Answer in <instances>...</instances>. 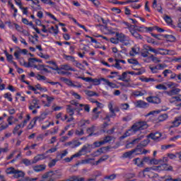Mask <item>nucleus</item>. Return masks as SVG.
I'll use <instances>...</instances> for the list:
<instances>
[{
  "label": "nucleus",
  "instance_id": "f257e3e1",
  "mask_svg": "<svg viewBox=\"0 0 181 181\" xmlns=\"http://www.w3.org/2000/svg\"><path fill=\"white\" fill-rule=\"evenodd\" d=\"M148 128V123L146 122H138L133 124L131 129L127 131L122 136H120V139H125V138L130 136L131 132H136V131H143V129H146Z\"/></svg>",
  "mask_w": 181,
  "mask_h": 181
},
{
  "label": "nucleus",
  "instance_id": "f03ea898",
  "mask_svg": "<svg viewBox=\"0 0 181 181\" xmlns=\"http://www.w3.org/2000/svg\"><path fill=\"white\" fill-rule=\"evenodd\" d=\"M149 52H151L152 53H155L156 54H158V50L153 49L152 47L144 45L143 46V49L141 50V54L142 57H148L151 56V53Z\"/></svg>",
  "mask_w": 181,
  "mask_h": 181
},
{
  "label": "nucleus",
  "instance_id": "7ed1b4c3",
  "mask_svg": "<svg viewBox=\"0 0 181 181\" xmlns=\"http://www.w3.org/2000/svg\"><path fill=\"white\" fill-rule=\"evenodd\" d=\"M91 149H93V145L88 144H85L78 153H76L75 156L80 158V156H82V155H86V153H90V152H91Z\"/></svg>",
  "mask_w": 181,
  "mask_h": 181
},
{
  "label": "nucleus",
  "instance_id": "20e7f679",
  "mask_svg": "<svg viewBox=\"0 0 181 181\" xmlns=\"http://www.w3.org/2000/svg\"><path fill=\"white\" fill-rule=\"evenodd\" d=\"M57 178V171H49L45 173L42 175V179H49L51 181Z\"/></svg>",
  "mask_w": 181,
  "mask_h": 181
},
{
  "label": "nucleus",
  "instance_id": "39448f33",
  "mask_svg": "<svg viewBox=\"0 0 181 181\" xmlns=\"http://www.w3.org/2000/svg\"><path fill=\"white\" fill-rule=\"evenodd\" d=\"M133 153H136V155H141L142 153V151H141V149L138 148H136L135 149L124 153L122 155V158H131V156H132Z\"/></svg>",
  "mask_w": 181,
  "mask_h": 181
},
{
  "label": "nucleus",
  "instance_id": "423d86ee",
  "mask_svg": "<svg viewBox=\"0 0 181 181\" xmlns=\"http://www.w3.org/2000/svg\"><path fill=\"white\" fill-rule=\"evenodd\" d=\"M28 108L30 110H39V108H40V100L36 98L33 99L32 102L30 103V105H29Z\"/></svg>",
  "mask_w": 181,
  "mask_h": 181
},
{
  "label": "nucleus",
  "instance_id": "0eeeda50",
  "mask_svg": "<svg viewBox=\"0 0 181 181\" xmlns=\"http://www.w3.org/2000/svg\"><path fill=\"white\" fill-rule=\"evenodd\" d=\"M146 100L148 103H151L152 104H160V98L158 96H148Z\"/></svg>",
  "mask_w": 181,
  "mask_h": 181
},
{
  "label": "nucleus",
  "instance_id": "6e6552de",
  "mask_svg": "<svg viewBox=\"0 0 181 181\" xmlns=\"http://www.w3.org/2000/svg\"><path fill=\"white\" fill-rule=\"evenodd\" d=\"M80 145H81V142L78 141V140H73L65 144L66 146H70L71 148H77Z\"/></svg>",
  "mask_w": 181,
  "mask_h": 181
},
{
  "label": "nucleus",
  "instance_id": "1a4fd4ad",
  "mask_svg": "<svg viewBox=\"0 0 181 181\" xmlns=\"http://www.w3.org/2000/svg\"><path fill=\"white\" fill-rule=\"evenodd\" d=\"M135 105L137 108H148V107H149V103L140 100L135 103Z\"/></svg>",
  "mask_w": 181,
  "mask_h": 181
},
{
  "label": "nucleus",
  "instance_id": "9d476101",
  "mask_svg": "<svg viewBox=\"0 0 181 181\" xmlns=\"http://www.w3.org/2000/svg\"><path fill=\"white\" fill-rule=\"evenodd\" d=\"M160 136H162V134H160L159 132H156L148 134L147 138H151L153 141H158Z\"/></svg>",
  "mask_w": 181,
  "mask_h": 181
},
{
  "label": "nucleus",
  "instance_id": "9b49d317",
  "mask_svg": "<svg viewBox=\"0 0 181 181\" xmlns=\"http://www.w3.org/2000/svg\"><path fill=\"white\" fill-rule=\"evenodd\" d=\"M25 172H23V170L16 169L13 177H14V179H21V177H25Z\"/></svg>",
  "mask_w": 181,
  "mask_h": 181
},
{
  "label": "nucleus",
  "instance_id": "f8f14e48",
  "mask_svg": "<svg viewBox=\"0 0 181 181\" xmlns=\"http://www.w3.org/2000/svg\"><path fill=\"white\" fill-rule=\"evenodd\" d=\"M180 93V89L177 88H174L171 89L170 90H168L166 92L167 95H169L170 97H173V95H177Z\"/></svg>",
  "mask_w": 181,
  "mask_h": 181
},
{
  "label": "nucleus",
  "instance_id": "ddd939ff",
  "mask_svg": "<svg viewBox=\"0 0 181 181\" xmlns=\"http://www.w3.org/2000/svg\"><path fill=\"white\" fill-rule=\"evenodd\" d=\"M74 111H77V109H76L73 105H66V112L69 114V117H73V115H74Z\"/></svg>",
  "mask_w": 181,
  "mask_h": 181
},
{
  "label": "nucleus",
  "instance_id": "4468645a",
  "mask_svg": "<svg viewBox=\"0 0 181 181\" xmlns=\"http://www.w3.org/2000/svg\"><path fill=\"white\" fill-rule=\"evenodd\" d=\"M144 135H141V136L137 137L136 139H134L132 141L127 144L126 145V148H131V146L129 145H136V144H138L139 142V141H142V139H144Z\"/></svg>",
  "mask_w": 181,
  "mask_h": 181
},
{
  "label": "nucleus",
  "instance_id": "2eb2a0df",
  "mask_svg": "<svg viewBox=\"0 0 181 181\" xmlns=\"http://www.w3.org/2000/svg\"><path fill=\"white\" fill-rule=\"evenodd\" d=\"M116 36L119 42H121L122 43H124V42H127V40H128V37L123 33H117Z\"/></svg>",
  "mask_w": 181,
  "mask_h": 181
},
{
  "label": "nucleus",
  "instance_id": "dca6fc26",
  "mask_svg": "<svg viewBox=\"0 0 181 181\" xmlns=\"http://www.w3.org/2000/svg\"><path fill=\"white\" fill-rule=\"evenodd\" d=\"M34 172H43V170H46V165L42 164V165H35L33 168Z\"/></svg>",
  "mask_w": 181,
  "mask_h": 181
},
{
  "label": "nucleus",
  "instance_id": "f3484780",
  "mask_svg": "<svg viewBox=\"0 0 181 181\" xmlns=\"http://www.w3.org/2000/svg\"><path fill=\"white\" fill-rule=\"evenodd\" d=\"M169 102L171 104H173V103H181V94H179L177 95L172 96L169 99Z\"/></svg>",
  "mask_w": 181,
  "mask_h": 181
},
{
  "label": "nucleus",
  "instance_id": "a211bd4d",
  "mask_svg": "<svg viewBox=\"0 0 181 181\" xmlns=\"http://www.w3.org/2000/svg\"><path fill=\"white\" fill-rule=\"evenodd\" d=\"M145 94H146V90H134L132 95H134V97H144Z\"/></svg>",
  "mask_w": 181,
  "mask_h": 181
},
{
  "label": "nucleus",
  "instance_id": "6ab92c4d",
  "mask_svg": "<svg viewBox=\"0 0 181 181\" xmlns=\"http://www.w3.org/2000/svg\"><path fill=\"white\" fill-rule=\"evenodd\" d=\"M71 105H74V108L77 109V112H80V111H83V108H80V107H83V104H80L77 103L76 100H71Z\"/></svg>",
  "mask_w": 181,
  "mask_h": 181
},
{
  "label": "nucleus",
  "instance_id": "aec40b11",
  "mask_svg": "<svg viewBox=\"0 0 181 181\" xmlns=\"http://www.w3.org/2000/svg\"><path fill=\"white\" fill-rule=\"evenodd\" d=\"M129 32L132 35V36H133L134 37H135L136 39H142V35H139V33H138V32H136L135 30V28H129Z\"/></svg>",
  "mask_w": 181,
  "mask_h": 181
},
{
  "label": "nucleus",
  "instance_id": "412c9836",
  "mask_svg": "<svg viewBox=\"0 0 181 181\" xmlns=\"http://www.w3.org/2000/svg\"><path fill=\"white\" fill-rule=\"evenodd\" d=\"M46 117H47V113L46 112L42 113L40 117H37L34 118V124H36L37 121H38V122H42L43 119H45Z\"/></svg>",
  "mask_w": 181,
  "mask_h": 181
},
{
  "label": "nucleus",
  "instance_id": "4be33fe9",
  "mask_svg": "<svg viewBox=\"0 0 181 181\" xmlns=\"http://www.w3.org/2000/svg\"><path fill=\"white\" fill-rule=\"evenodd\" d=\"M64 59H66V60H68L69 62H76L77 67H78V66H81V64L78 63L77 61H76V59L73 56L64 54Z\"/></svg>",
  "mask_w": 181,
  "mask_h": 181
},
{
  "label": "nucleus",
  "instance_id": "5701e85b",
  "mask_svg": "<svg viewBox=\"0 0 181 181\" xmlns=\"http://www.w3.org/2000/svg\"><path fill=\"white\" fill-rule=\"evenodd\" d=\"M86 95L88 97H100V95L95 91L86 90H84Z\"/></svg>",
  "mask_w": 181,
  "mask_h": 181
},
{
  "label": "nucleus",
  "instance_id": "b1692460",
  "mask_svg": "<svg viewBox=\"0 0 181 181\" xmlns=\"http://www.w3.org/2000/svg\"><path fill=\"white\" fill-rule=\"evenodd\" d=\"M45 156L44 154H39L37 156L34 157L33 160V163H37V162H39V160H43V159H45Z\"/></svg>",
  "mask_w": 181,
  "mask_h": 181
},
{
  "label": "nucleus",
  "instance_id": "393cba45",
  "mask_svg": "<svg viewBox=\"0 0 181 181\" xmlns=\"http://www.w3.org/2000/svg\"><path fill=\"white\" fill-rule=\"evenodd\" d=\"M149 139H145L143 141H141V144H139L136 148L138 149H141V148H145V146H148V144H149Z\"/></svg>",
  "mask_w": 181,
  "mask_h": 181
},
{
  "label": "nucleus",
  "instance_id": "a878e982",
  "mask_svg": "<svg viewBox=\"0 0 181 181\" xmlns=\"http://www.w3.org/2000/svg\"><path fill=\"white\" fill-rule=\"evenodd\" d=\"M21 54H22L21 52V48L19 47H16L14 52V57L17 60H19V59H21Z\"/></svg>",
  "mask_w": 181,
  "mask_h": 181
},
{
  "label": "nucleus",
  "instance_id": "bb28decb",
  "mask_svg": "<svg viewBox=\"0 0 181 181\" xmlns=\"http://www.w3.org/2000/svg\"><path fill=\"white\" fill-rule=\"evenodd\" d=\"M134 164L136 165V166H139V168H142L144 166V161L143 160H141V158H137L133 160Z\"/></svg>",
  "mask_w": 181,
  "mask_h": 181
},
{
  "label": "nucleus",
  "instance_id": "cd10ccee",
  "mask_svg": "<svg viewBox=\"0 0 181 181\" xmlns=\"http://www.w3.org/2000/svg\"><path fill=\"white\" fill-rule=\"evenodd\" d=\"M128 76V71H125L123 72L122 76L119 75L118 77V80H120L121 81H126L127 83H128V80L125 79L127 78V76Z\"/></svg>",
  "mask_w": 181,
  "mask_h": 181
},
{
  "label": "nucleus",
  "instance_id": "c85d7f7f",
  "mask_svg": "<svg viewBox=\"0 0 181 181\" xmlns=\"http://www.w3.org/2000/svg\"><path fill=\"white\" fill-rule=\"evenodd\" d=\"M110 156H102L98 160H97L93 165H95V166L100 165V163L105 162V160H107Z\"/></svg>",
  "mask_w": 181,
  "mask_h": 181
},
{
  "label": "nucleus",
  "instance_id": "c756f323",
  "mask_svg": "<svg viewBox=\"0 0 181 181\" xmlns=\"http://www.w3.org/2000/svg\"><path fill=\"white\" fill-rule=\"evenodd\" d=\"M173 126L172 127H179L181 124V117H176L175 120L172 122Z\"/></svg>",
  "mask_w": 181,
  "mask_h": 181
},
{
  "label": "nucleus",
  "instance_id": "7c9ffc66",
  "mask_svg": "<svg viewBox=\"0 0 181 181\" xmlns=\"http://www.w3.org/2000/svg\"><path fill=\"white\" fill-rule=\"evenodd\" d=\"M16 169L13 167H9L6 169V173L7 175H13V176L15 175Z\"/></svg>",
  "mask_w": 181,
  "mask_h": 181
},
{
  "label": "nucleus",
  "instance_id": "2f4dec72",
  "mask_svg": "<svg viewBox=\"0 0 181 181\" xmlns=\"http://www.w3.org/2000/svg\"><path fill=\"white\" fill-rule=\"evenodd\" d=\"M93 160H95V158H87L85 160H82L81 163L83 164L89 163L90 165H93V166H95V165H93V163H95L93 162Z\"/></svg>",
  "mask_w": 181,
  "mask_h": 181
},
{
  "label": "nucleus",
  "instance_id": "473e14b6",
  "mask_svg": "<svg viewBox=\"0 0 181 181\" xmlns=\"http://www.w3.org/2000/svg\"><path fill=\"white\" fill-rule=\"evenodd\" d=\"M86 132L88 134V136H93V134L95 132V127L92 126L91 127L88 128Z\"/></svg>",
  "mask_w": 181,
  "mask_h": 181
},
{
  "label": "nucleus",
  "instance_id": "72a5a7b5",
  "mask_svg": "<svg viewBox=\"0 0 181 181\" xmlns=\"http://www.w3.org/2000/svg\"><path fill=\"white\" fill-rule=\"evenodd\" d=\"M168 118V114L160 115L158 118V122H163V121H166Z\"/></svg>",
  "mask_w": 181,
  "mask_h": 181
},
{
  "label": "nucleus",
  "instance_id": "f704fd0d",
  "mask_svg": "<svg viewBox=\"0 0 181 181\" xmlns=\"http://www.w3.org/2000/svg\"><path fill=\"white\" fill-rule=\"evenodd\" d=\"M162 166V170H173V167H172L171 165H168L167 163H164L163 165H161Z\"/></svg>",
  "mask_w": 181,
  "mask_h": 181
},
{
  "label": "nucleus",
  "instance_id": "c9c22d12",
  "mask_svg": "<svg viewBox=\"0 0 181 181\" xmlns=\"http://www.w3.org/2000/svg\"><path fill=\"white\" fill-rule=\"evenodd\" d=\"M49 64H53V66H54V67H52V66H47V67H49V69H51L52 70H55L56 71H59V70H60V69L59 68V66H57V65L56 64V62H53V61H50L49 62Z\"/></svg>",
  "mask_w": 181,
  "mask_h": 181
},
{
  "label": "nucleus",
  "instance_id": "e433bc0d",
  "mask_svg": "<svg viewBox=\"0 0 181 181\" xmlns=\"http://www.w3.org/2000/svg\"><path fill=\"white\" fill-rule=\"evenodd\" d=\"M22 163L25 165V166H30V165H33V161H31L28 158H24L22 160Z\"/></svg>",
  "mask_w": 181,
  "mask_h": 181
},
{
  "label": "nucleus",
  "instance_id": "4c0bfd02",
  "mask_svg": "<svg viewBox=\"0 0 181 181\" xmlns=\"http://www.w3.org/2000/svg\"><path fill=\"white\" fill-rule=\"evenodd\" d=\"M103 149H104V148H100L98 149L96 151H94L93 153V156L95 157L100 156V155H101L102 153H104V151H103Z\"/></svg>",
  "mask_w": 181,
  "mask_h": 181
},
{
  "label": "nucleus",
  "instance_id": "58836bf2",
  "mask_svg": "<svg viewBox=\"0 0 181 181\" xmlns=\"http://www.w3.org/2000/svg\"><path fill=\"white\" fill-rule=\"evenodd\" d=\"M61 70H66V71H74V69H73V68H71L68 64L62 65L61 66Z\"/></svg>",
  "mask_w": 181,
  "mask_h": 181
},
{
  "label": "nucleus",
  "instance_id": "ea45409f",
  "mask_svg": "<svg viewBox=\"0 0 181 181\" xmlns=\"http://www.w3.org/2000/svg\"><path fill=\"white\" fill-rule=\"evenodd\" d=\"M90 124V120H81L80 121V127L81 128H84V127H87V125Z\"/></svg>",
  "mask_w": 181,
  "mask_h": 181
},
{
  "label": "nucleus",
  "instance_id": "a19ab883",
  "mask_svg": "<svg viewBox=\"0 0 181 181\" xmlns=\"http://www.w3.org/2000/svg\"><path fill=\"white\" fill-rule=\"evenodd\" d=\"M148 59H152V62H153V63H160V59H159V58L156 57H154L153 54H150Z\"/></svg>",
  "mask_w": 181,
  "mask_h": 181
},
{
  "label": "nucleus",
  "instance_id": "79ce46f5",
  "mask_svg": "<svg viewBox=\"0 0 181 181\" xmlns=\"http://www.w3.org/2000/svg\"><path fill=\"white\" fill-rule=\"evenodd\" d=\"M111 141H112V136H107L102 141L103 142V145H105V144H108V142H111Z\"/></svg>",
  "mask_w": 181,
  "mask_h": 181
},
{
  "label": "nucleus",
  "instance_id": "37998d69",
  "mask_svg": "<svg viewBox=\"0 0 181 181\" xmlns=\"http://www.w3.org/2000/svg\"><path fill=\"white\" fill-rule=\"evenodd\" d=\"M117 177L116 174H112L110 175H106L105 176L104 179L105 180H114Z\"/></svg>",
  "mask_w": 181,
  "mask_h": 181
},
{
  "label": "nucleus",
  "instance_id": "c03bdc74",
  "mask_svg": "<svg viewBox=\"0 0 181 181\" xmlns=\"http://www.w3.org/2000/svg\"><path fill=\"white\" fill-rule=\"evenodd\" d=\"M84 177L79 176H74L71 177V181H84Z\"/></svg>",
  "mask_w": 181,
  "mask_h": 181
},
{
  "label": "nucleus",
  "instance_id": "a18cd8bd",
  "mask_svg": "<svg viewBox=\"0 0 181 181\" xmlns=\"http://www.w3.org/2000/svg\"><path fill=\"white\" fill-rule=\"evenodd\" d=\"M36 180H37V177L30 178L29 177H25L18 180V181H36Z\"/></svg>",
  "mask_w": 181,
  "mask_h": 181
},
{
  "label": "nucleus",
  "instance_id": "49530a36",
  "mask_svg": "<svg viewBox=\"0 0 181 181\" xmlns=\"http://www.w3.org/2000/svg\"><path fill=\"white\" fill-rule=\"evenodd\" d=\"M18 62L21 66H25V67H30V64H26L23 58H20Z\"/></svg>",
  "mask_w": 181,
  "mask_h": 181
},
{
  "label": "nucleus",
  "instance_id": "de8ad7c7",
  "mask_svg": "<svg viewBox=\"0 0 181 181\" xmlns=\"http://www.w3.org/2000/svg\"><path fill=\"white\" fill-rule=\"evenodd\" d=\"M9 124H8L7 123H1L0 124V132H2V131H5V129H6L7 128H8Z\"/></svg>",
  "mask_w": 181,
  "mask_h": 181
},
{
  "label": "nucleus",
  "instance_id": "09e8293b",
  "mask_svg": "<svg viewBox=\"0 0 181 181\" xmlns=\"http://www.w3.org/2000/svg\"><path fill=\"white\" fill-rule=\"evenodd\" d=\"M90 83H93L94 86H100V84H101V80L100 78H92Z\"/></svg>",
  "mask_w": 181,
  "mask_h": 181
},
{
  "label": "nucleus",
  "instance_id": "8fccbe9b",
  "mask_svg": "<svg viewBox=\"0 0 181 181\" xmlns=\"http://www.w3.org/2000/svg\"><path fill=\"white\" fill-rule=\"evenodd\" d=\"M30 119V115H26V119H24V121L23 122V124H21V128H23L25 127V125H26L28 124V122Z\"/></svg>",
  "mask_w": 181,
  "mask_h": 181
},
{
  "label": "nucleus",
  "instance_id": "3c124183",
  "mask_svg": "<svg viewBox=\"0 0 181 181\" xmlns=\"http://www.w3.org/2000/svg\"><path fill=\"white\" fill-rule=\"evenodd\" d=\"M148 177L151 179H158L159 177V175L154 173H148Z\"/></svg>",
  "mask_w": 181,
  "mask_h": 181
},
{
  "label": "nucleus",
  "instance_id": "603ef678",
  "mask_svg": "<svg viewBox=\"0 0 181 181\" xmlns=\"http://www.w3.org/2000/svg\"><path fill=\"white\" fill-rule=\"evenodd\" d=\"M150 70L151 71H152L153 73H158V71H159V66H150Z\"/></svg>",
  "mask_w": 181,
  "mask_h": 181
},
{
  "label": "nucleus",
  "instance_id": "864d4df0",
  "mask_svg": "<svg viewBox=\"0 0 181 181\" xmlns=\"http://www.w3.org/2000/svg\"><path fill=\"white\" fill-rule=\"evenodd\" d=\"M71 95H73V97H74V98H76V100H81V96L80 95H78V93L74 92V91H71Z\"/></svg>",
  "mask_w": 181,
  "mask_h": 181
},
{
  "label": "nucleus",
  "instance_id": "5fc2aeb1",
  "mask_svg": "<svg viewBox=\"0 0 181 181\" xmlns=\"http://www.w3.org/2000/svg\"><path fill=\"white\" fill-rule=\"evenodd\" d=\"M115 64L112 65V67H115L116 69H118V70H121L122 67L121 65H119V59H115Z\"/></svg>",
  "mask_w": 181,
  "mask_h": 181
},
{
  "label": "nucleus",
  "instance_id": "6e6d98bb",
  "mask_svg": "<svg viewBox=\"0 0 181 181\" xmlns=\"http://www.w3.org/2000/svg\"><path fill=\"white\" fill-rule=\"evenodd\" d=\"M79 108H83V110H84V111H86V112H90V105H88L83 104V106H80Z\"/></svg>",
  "mask_w": 181,
  "mask_h": 181
},
{
  "label": "nucleus",
  "instance_id": "4d7b16f0",
  "mask_svg": "<svg viewBox=\"0 0 181 181\" xmlns=\"http://www.w3.org/2000/svg\"><path fill=\"white\" fill-rule=\"evenodd\" d=\"M28 64H30V63H35V62H38V63H40V62H42L40 59H37L36 58H30L28 59Z\"/></svg>",
  "mask_w": 181,
  "mask_h": 181
},
{
  "label": "nucleus",
  "instance_id": "13d9d810",
  "mask_svg": "<svg viewBox=\"0 0 181 181\" xmlns=\"http://www.w3.org/2000/svg\"><path fill=\"white\" fill-rule=\"evenodd\" d=\"M156 88H158V90H168V88L165 86V85H163V84H158L156 86Z\"/></svg>",
  "mask_w": 181,
  "mask_h": 181
},
{
  "label": "nucleus",
  "instance_id": "bf43d9fd",
  "mask_svg": "<svg viewBox=\"0 0 181 181\" xmlns=\"http://www.w3.org/2000/svg\"><path fill=\"white\" fill-rule=\"evenodd\" d=\"M107 86H108V87H110V88H118V86H117V84L112 83V82H110L109 81L107 83V84H106Z\"/></svg>",
  "mask_w": 181,
  "mask_h": 181
},
{
  "label": "nucleus",
  "instance_id": "052dcab7",
  "mask_svg": "<svg viewBox=\"0 0 181 181\" xmlns=\"http://www.w3.org/2000/svg\"><path fill=\"white\" fill-rule=\"evenodd\" d=\"M93 145L95 146V148H100V146L104 145V143L103 141H95L93 143Z\"/></svg>",
  "mask_w": 181,
  "mask_h": 181
},
{
  "label": "nucleus",
  "instance_id": "680f3d73",
  "mask_svg": "<svg viewBox=\"0 0 181 181\" xmlns=\"http://www.w3.org/2000/svg\"><path fill=\"white\" fill-rule=\"evenodd\" d=\"M121 110H128L129 108V105L128 103H122L120 105Z\"/></svg>",
  "mask_w": 181,
  "mask_h": 181
},
{
  "label": "nucleus",
  "instance_id": "e2e57ef3",
  "mask_svg": "<svg viewBox=\"0 0 181 181\" xmlns=\"http://www.w3.org/2000/svg\"><path fill=\"white\" fill-rule=\"evenodd\" d=\"M172 74V70L170 69H165L163 71V74L165 78L168 77V74Z\"/></svg>",
  "mask_w": 181,
  "mask_h": 181
},
{
  "label": "nucleus",
  "instance_id": "0e129e2a",
  "mask_svg": "<svg viewBox=\"0 0 181 181\" xmlns=\"http://www.w3.org/2000/svg\"><path fill=\"white\" fill-rule=\"evenodd\" d=\"M4 98H6L7 100H8V101H12V95L9 93H6L4 94Z\"/></svg>",
  "mask_w": 181,
  "mask_h": 181
},
{
  "label": "nucleus",
  "instance_id": "69168bd1",
  "mask_svg": "<svg viewBox=\"0 0 181 181\" xmlns=\"http://www.w3.org/2000/svg\"><path fill=\"white\" fill-rule=\"evenodd\" d=\"M128 63H129L130 64H136V65L139 64V62H138L136 59H128Z\"/></svg>",
  "mask_w": 181,
  "mask_h": 181
},
{
  "label": "nucleus",
  "instance_id": "338daca9",
  "mask_svg": "<svg viewBox=\"0 0 181 181\" xmlns=\"http://www.w3.org/2000/svg\"><path fill=\"white\" fill-rule=\"evenodd\" d=\"M151 158L150 157H144V158H143V163H144V162L145 163H148V165H151Z\"/></svg>",
  "mask_w": 181,
  "mask_h": 181
},
{
  "label": "nucleus",
  "instance_id": "774afa93",
  "mask_svg": "<svg viewBox=\"0 0 181 181\" xmlns=\"http://www.w3.org/2000/svg\"><path fill=\"white\" fill-rule=\"evenodd\" d=\"M164 20L166 22V23H168V24L172 23V18L169 17V16H165L164 17Z\"/></svg>",
  "mask_w": 181,
  "mask_h": 181
}]
</instances>
